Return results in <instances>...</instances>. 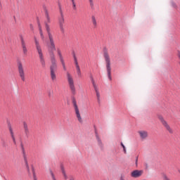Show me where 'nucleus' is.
<instances>
[{
	"instance_id": "obj_1",
	"label": "nucleus",
	"mask_w": 180,
	"mask_h": 180,
	"mask_svg": "<svg viewBox=\"0 0 180 180\" xmlns=\"http://www.w3.org/2000/svg\"><path fill=\"white\" fill-rule=\"evenodd\" d=\"M47 34L49 40V43L48 44V51L51 63L50 66L51 79V81H57V75H56V72L57 71V60H56V55L54 54V51L56 50V44L54 43L53 34L50 32L49 27H47Z\"/></svg>"
},
{
	"instance_id": "obj_2",
	"label": "nucleus",
	"mask_w": 180,
	"mask_h": 180,
	"mask_svg": "<svg viewBox=\"0 0 180 180\" xmlns=\"http://www.w3.org/2000/svg\"><path fill=\"white\" fill-rule=\"evenodd\" d=\"M34 40L37 51L39 54L41 65V67H43V68H44V67H46V60H44V56H43V50L41 49V46H40V42H39V39H37V37H34Z\"/></svg>"
},
{
	"instance_id": "obj_3",
	"label": "nucleus",
	"mask_w": 180,
	"mask_h": 180,
	"mask_svg": "<svg viewBox=\"0 0 180 180\" xmlns=\"http://www.w3.org/2000/svg\"><path fill=\"white\" fill-rule=\"evenodd\" d=\"M66 77L68 79V84L72 92V94L75 95V94H77V89H75V82H74V77H72V75L69 72H67Z\"/></svg>"
},
{
	"instance_id": "obj_4",
	"label": "nucleus",
	"mask_w": 180,
	"mask_h": 180,
	"mask_svg": "<svg viewBox=\"0 0 180 180\" xmlns=\"http://www.w3.org/2000/svg\"><path fill=\"white\" fill-rule=\"evenodd\" d=\"M104 58H105V60L106 63V68H107L108 78L110 81H112L111 68H110V58L109 57V54L108 53V52L104 53Z\"/></svg>"
},
{
	"instance_id": "obj_5",
	"label": "nucleus",
	"mask_w": 180,
	"mask_h": 180,
	"mask_svg": "<svg viewBox=\"0 0 180 180\" xmlns=\"http://www.w3.org/2000/svg\"><path fill=\"white\" fill-rule=\"evenodd\" d=\"M158 118L160 120V123H162V126L167 130L170 134H172L174 133V131L172 130V128L169 126L168 122L164 119V117L162 115H158Z\"/></svg>"
},
{
	"instance_id": "obj_6",
	"label": "nucleus",
	"mask_w": 180,
	"mask_h": 180,
	"mask_svg": "<svg viewBox=\"0 0 180 180\" xmlns=\"http://www.w3.org/2000/svg\"><path fill=\"white\" fill-rule=\"evenodd\" d=\"M72 105L75 109V115L79 123H82V117H81V113L79 112V109L78 108V105H77V100L75 98L72 99Z\"/></svg>"
},
{
	"instance_id": "obj_7",
	"label": "nucleus",
	"mask_w": 180,
	"mask_h": 180,
	"mask_svg": "<svg viewBox=\"0 0 180 180\" xmlns=\"http://www.w3.org/2000/svg\"><path fill=\"white\" fill-rule=\"evenodd\" d=\"M18 68L19 77L21 78V81L25 82V81H26V77L25 75V69L23 68V65H22V63L19 62L18 63Z\"/></svg>"
},
{
	"instance_id": "obj_8",
	"label": "nucleus",
	"mask_w": 180,
	"mask_h": 180,
	"mask_svg": "<svg viewBox=\"0 0 180 180\" xmlns=\"http://www.w3.org/2000/svg\"><path fill=\"white\" fill-rule=\"evenodd\" d=\"M92 85L94 86V91L96 92V98L98 100V102H101V94L99 93V89L98 88V85H96V83H95V80L94 79H91Z\"/></svg>"
},
{
	"instance_id": "obj_9",
	"label": "nucleus",
	"mask_w": 180,
	"mask_h": 180,
	"mask_svg": "<svg viewBox=\"0 0 180 180\" xmlns=\"http://www.w3.org/2000/svg\"><path fill=\"white\" fill-rule=\"evenodd\" d=\"M58 56L59 57V60L63 65L64 71H67V68L65 67V62L64 61V58L63 57V53H61V50L60 49H57Z\"/></svg>"
},
{
	"instance_id": "obj_10",
	"label": "nucleus",
	"mask_w": 180,
	"mask_h": 180,
	"mask_svg": "<svg viewBox=\"0 0 180 180\" xmlns=\"http://www.w3.org/2000/svg\"><path fill=\"white\" fill-rule=\"evenodd\" d=\"M138 134L141 140H147L148 139V131L146 130H140L138 131Z\"/></svg>"
},
{
	"instance_id": "obj_11",
	"label": "nucleus",
	"mask_w": 180,
	"mask_h": 180,
	"mask_svg": "<svg viewBox=\"0 0 180 180\" xmlns=\"http://www.w3.org/2000/svg\"><path fill=\"white\" fill-rule=\"evenodd\" d=\"M45 16L46 18V20L45 21V28L47 32V27H49V33H51V30L50 29V25H49V23H50L51 20H50V15H49V11H45Z\"/></svg>"
},
{
	"instance_id": "obj_12",
	"label": "nucleus",
	"mask_w": 180,
	"mask_h": 180,
	"mask_svg": "<svg viewBox=\"0 0 180 180\" xmlns=\"http://www.w3.org/2000/svg\"><path fill=\"white\" fill-rule=\"evenodd\" d=\"M144 172L143 170H134L131 173V176H132V178H140V176H141L143 175V173Z\"/></svg>"
},
{
	"instance_id": "obj_13",
	"label": "nucleus",
	"mask_w": 180,
	"mask_h": 180,
	"mask_svg": "<svg viewBox=\"0 0 180 180\" xmlns=\"http://www.w3.org/2000/svg\"><path fill=\"white\" fill-rule=\"evenodd\" d=\"M21 41V47L22 49V53L24 56L27 55V47H26V42H25V39H23V37H20Z\"/></svg>"
},
{
	"instance_id": "obj_14",
	"label": "nucleus",
	"mask_w": 180,
	"mask_h": 180,
	"mask_svg": "<svg viewBox=\"0 0 180 180\" xmlns=\"http://www.w3.org/2000/svg\"><path fill=\"white\" fill-rule=\"evenodd\" d=\"M59 26L61 32H64V15L63 12H60V18H59Z\"/></svg>"
},
{
	"instance_id": "obj_15",
	"label": "nucleus",
	"mask_w": 180,
	"mask_h": 180,
	"mask_svg": "<svg viewBox=\"0 0 180 180\" xmlns=\"http://www.w3.org/2000/svg\"><path fill=\"white\" fill-rule=\"evenodd\" d=\"M23 154H24V160L26 165V168L27 169L28 173H30V167H29V163L27 162V159L26 158V153H25V149L22 148Z\"/></svg>"
},
{
	"instance_id": "obj_16",
	"label": "nucleus",
	"mask_w": 180,
	"mask_h": 180,
	"mask_svg": "<svg viewBox=\"0 0 180 180\" xmlns=\"http://www.w3.org/2000/svg\"><path fill=\"white\" fill-rule=\"evenodd\" d=\"M95 135H96V139L98 141V144L100 147H103V143H102V140H101V138L99 137V134H98V131H95Z\"/></svg>"
},
{
	"instance_id": "obj_17",
	"label": "nucleus",
	"mask_w": 180,
	"mask_h": 180,
	"mask_svg": "<svg viewBox=\"0 0 180 180\" xmlns=\"http://www.w3.org/2000/svg\"><path fill=\"white\" fill-rule=\"evenodd\" d=\"M73 58H74V61H75L76 68H79V65L78 64V59H77V56H75V53H73Z\"/></svg>"
},
{
	"instance_id": "obj_18",
	"label": "nucleus",
	"mask_w": 180,
	"mask_h": 180,
	"mask_svg": "<svg viewBox=\"0 0 180 180\" xmlns=\"http://www.w3.org/2000/svg\"><path fill=\"white\" fill-rule=\"evenodd\" d=\"M76 72H77V76L79 77V78H81V77H82V73L81 72V68H76Z\"/></svg>"
},
{
	"instance_id": "obj_19",
	"label": "nucleus",
	"mask_w": 180,
	"mask_h": 180,
	"mask_svg": "<svg viewBox=\"0 0 180 180\" xmlns=\"http://www.w3.org/2000/svg\"><path fill=\"white\" fill-rule=\"evenodd\" d=\"M91 20H92V23L93 25L94 26V27H96V26L98 25V23L96 22V18H95V16H92L91 17Z\"/></svg>"
},
{
	"instance_id": "obj_20",
	"label": "nucleus",
	"mask_w": 180,
	"mask_h": 180,
	"mask_svg": "<svg viewBox=\"0 0 180 180\" xmlns=\"http://www.w3.org/2000/svg\"><path fill=\"white\" fill-rule=\"evenodd\" d=\"M39 34H40L41 40H44V35L43 34V30H41V26H39Z\"/></svg>"
},
{
	"instance_id": "obj_21",
	"label": "nucleus",
	"mask_w": 180,
	"mask_h": 180,
	"mask_svg": "<svg viewBox=\"0 0 180 180\" xmlns=\"http://www.w3.org/2000/svg\"><path fill=\"white\" fill-rule=\"evenodd\" d=\"M89 5L91 9H94L95 8V4H94V0H89Z\"/></svg>"
},
{
	"instance_id": "obj_22",
	"label": "nucleus",
	"mask_w": 180,
	"mask_h": 180,
	"mask_svg": "<svg viewBox=\"0 0 180 180\" xmlns=\"http://www.w3.org/2000/svg\"><path fill=\"white\" fill-rule=\"evenodd\" d=\"M61 172H62V174L65 178V179H68V176H67V174H65V170L64 169V167H61Z\"/></svg>"
},
{
	"instance_id": "obj_23",
	"label": "nucleus",
	"mask_w": 180,
	"mask_h": 180,
	"mask_svg": "<svg viewBox=\"0 0 180 180\" xmlns=\"http://www.w3.org/2000/svg\"><path fill=\"white\" fill-rule=\"evenodd\" d=\"M32 175H33V179L37 180V176H36V172H34V169H32Z\"/></svg>"
},
{
	"instance_id": "obj_24",
	"label": "nucleus",
	"mask_w": 180,
	"mask_h": 180,
	"mask_svg": "<svg viewBox=\"0 0 180 180\" xmlns=\"http://www.w3.org/2000/svg\"><path fill=\"white\" fill-rule=\"evenodd\" d=\"M9 131H10L11 136H15V134H13V129H12V127H9Z\"/></svg>"
},
{
	"instance_id": "obj_25",
	"label": "nucleus",
	"mask_w": 180,
	"mask_h": 180,
	"mask_svg": "<svg viewBox=\"0 0 180 180\" xmlns=\"http://www.w3.org/2000/svg\"><path fill=\"white\" fill-rule=\"evenodd\" d=\"M121 146L124 150V154H126V153H127V151L126 150V146H124V145L123 144V143H121Z\"/></svg>"
},
{
	"instance_id": "obj_26",
	"label": "nucleus",
	"mask_w": 180,
	"mask_h": 180,
	"mask_svg": "<svg viewBox=\"0 0 180 180\" xmlns=\"http://www.w3.org/2000/svg\"><path fill=\"white\" fill-rule=\"evenodd\" d=\"M23 127H24V130L29 129L27 124L26 122H23Z\"/></svg>"
},
{
	"instance_id": "obj_27",
	"label": "nucleus",
	"mask_w": 180,
	"mask_h": 180,
	"mask_svg": "<svg viewBox=\"0 0 180 180\" xmlns=\"http://www.w3.org/2000/svg\"><path fill=\"white\" fill-rule=\"evenodd\" d=\"M24 130H25V136H29V134L30 133V131H29V129H24Z\"/></svg>"
},
{
	"instance_id": "obj_28",
	"label": "nucleus",
	"mask_w": 180,
	"mask_h": 180,
	"mask_svg": "<svg viewBox=\"0 0 180 180\" xmlns=\"http://www.w3.org/2000/svg\"><path fill=\"white\" fill-rule=\"evenodd\" d=\"M72 8L74 11H77V4L75 3H72Z\"/></svg>"
},
{
	"instance_id": "obj_29",
	"label": "nucleus",
	"mask_w": 180,
	"mask_h": 180,
	"mask_svg": "<svg viewBox=\"0 0 180 180\" xmlns=\"http://www.w3.org/2000/svg\"><path fill=\"white\" fill-rule=\"evenodd\" d=\"M11 138H12V140H13L14 144H16V139H15V135H12Z\"/></svg>"
},
{
	"instance_id": "obj_30",
	"label": "nucleus",
	"mask_w": 180,
	"mask_h": 180,
	"mask_svg": "<svg viewBox=\"0 0 180 180\" xmlns=\"http://www.w3.org/2000/svg\"><path fill=\"white\" fill-rule=\"evenodd\" d=\"M30 29L32 31L34 30V27H33V25L32 24L30 25Z\"/></svg>"
},
{
	"instance_id": "obj_31",
	"label": "nucleus",
	"mask_w": 180,
	"mask_h": 180,
	"mask_svg": "<svg viewBox=\"0 0 180 180\" xmlns=\"http://www.w3.org/2000/svg\"><path fill=\"white\" fill-rule=\"evenodd\" d=\"M51 175L53 179L56 180V177L54 176V174L53 173V172H51Z\"/></svg>"
},
{
	"instance_id": "obj_32",
	"label": "nucleus",
	"mask_w": 180,
	"mask_h": 180,
	"mask_svg": "<svg viewBox=\"0 0 180 180\" xmlns=\"http://www.w3.org/2000/svg\"><path fill=\"white\" fill-rule=\"evenodd\" d=\"M139 162V157H136L135 164L137 165V162Z\"/></svg>"
},
{
	"instance_id": "obj_33",
	"label": "nucleus",
	"mask_w": 180,
	"mask_h": 180,
	"mask_svg": "<svg viewBox=\"0 0 180 180\" xmlns=\"http://www.w3.org/2000/svg\"><path fill=\"white\" fill-rule=\"evenodd\" d=\"M1 9H2V1H1V0H0V11H1Z\"/></svg>"
},
{
	"instance_id": "obj_34",
	"label": "nucleus",
	"mask_w": 180,
	"mask_h": 180,
	"mask_svg": "<svg viewBox=\"0 0 180 180\" xmlns=\"http://www.w3.org/2000/svg\"><path fill=\"white\" fill-rule=\"evenodd\" d=\"M72 4H75V0H71Z\"/></svg>"
},
{
	"instance_id": "obj_35",
	"label": "nucleus",
	"mask_w": 180,
	"mask_h": 180,
	"mask_svg": "<svg viewBox=\"0 0 180 180\" xmlns=\"http://www.w3.org/2000/svg\"><path fill=\"white\" fill-rule=\"evenodd\" d=\"M120 180H124V178L123 176H121Z\"/></svg>"
},
{
	"instance_id": "obj_36",
	"label": "nucleus",
	"mask_w": 180,
	"mask_h": 180,
	"mask_svg": "<svg viewBox=\"0 0 180 180\" xmlns=\"http://www.w3.org/2000/svg\"><path fill=\"white\" fill-rule=\"evenodd\" d=\"M70 180H74V179L72 178V179H70Z\"/></svg>"
},
{
	"instance_id": "obj_37",
	"label": "nucleus",
	"mask_w": 180,
	"mask_h": 180,
	"mask_svg": "<svg viewBox=\"0 0 180 180\" xmlns=\"http://www.w3.org/2000/svg\"><path fill=\"white\" fill-rule=\"evenodd\" d=\"M179 173L180 174V170H179Z\"/></svg>"
}]
</instances>
